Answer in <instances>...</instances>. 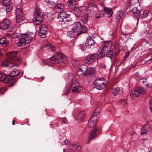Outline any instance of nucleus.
<instances>
[{
    "mask_svg": "<svg viewBox=\"0 0 152 152\" xmlns=\"http://www.w3.org/2000/svg\"><path fill=\"white\" fill-rule=\"evenodd\" d=\"M103 47L99 53V56L100 57H103L106 55L108 57L112 58H115L118 54V51L116 48L113 47L112 50L109 49V46L112 45L110 42H102Z\"/></svg>",
    "mask_w": 152,
    "mask_h": 152,
    "instance_id": "nucleus-1",
    "label": "nucleus"
},
{
    "mask_svg": "<svg viewBox=\"0 0 152 152\" xmlns=\"http://www.w3.org/2000/svg\"><path fill=\"white\" fill-rule=\"evenodd\" d=\"M74 77V76L72 74H70L69 75V79L71 80V82L67 86V92L64 94H68L70 90H71L73 93L79 92L82 90V88L81 87L77 80L73 79Z\"/></svg>",
    "mask_w": 152,
    "mask_h": 152,
    "instance_id": "nucleus-2",
    "label": "nucleus"
},
{
    "mask_svg": "<svg viewBox=\"0 0 152 152\" xmlns=\"http://www.w3.org/2000/svg\"><path fill=\"white\" fill-rule=\"evenodd\" d=\"M44 18L43 14L40 12L38 7L35 8V13L33 16V23L35 24L38 25L42 22Z\"/></svg>",
    "mask_w": 152,
    "mask_h": 152,
    "instance_id": "nucleus-3",
    "label": "nucleus"
},
{
    "mask_svg": "<svg viewBox=\"0 0 152 152\" xmlns=\"http://www.w3.org/2000/svg\"><path fill=\"white\" fill-rule=\"evenodd\" d=\"M70 16V15L68 14L65 11H63L59 12L57 18L59 21L66 23L71 21V18Z\"/></svg>",
    "mask_w": 152,
    "mask_h": 152,
    "instance_id": "nucleus-4",
    "label": "nucleus"
},
{
    "mask_svg": "<svg viewBox=\"0 0 152 152\" xmlns=\"http://www.w3.org/2000/svg\"><path fill=\"white\" fill-rule=\"evenodd\" d=\"M72 29L79 33V34L86 32L87 29L85 26H82L81 23L79 22L74 23L72 25Z\"/></svg>",
    "mask_w": 152,
    "mask_h": 152,
    "instance_id": "nucleus-5",
    "label": "nucleus"
},
{
    "mask_svg": "<svg viewBox=\"0 0 152 152\" xmlns=\"http://www.w3.org/2000/svg\"><path fill=\"white\" fill-rule=\"evenodd\" d=\"M105 81L104 79L102 78L97 79L93 83L94 88L98 90H102L105 87Z\"/></svg>",
    "mask_w": 152,
    "mask_h": 152,
    "instance_id": "nucleus-6",
    "label": "nucleus"
},
{
    "mask_svg": "<svg viewBox=\"0 0 152 152\" xmlns=\"http://www.w3.org/2000/svg\"><path fill=\"white\" fill-rule=\"evenodd\" d=\"M145 92V90L142 87L137 88L136 90L132 91L130 93V96L134 98L139 96L140 94H144Z\"/></svg>",
    "mask_w": 152,
    "mask_h": 152,
    "instance_id": "nucleus-7",
    "label": "nucleus"
},
{
    "mask_svg": "<svg viewBox=\"0 0 152 152\" xmlns=\"http://www.w3.org/2000/svg\"><path fill=\"white\" fill-rule=\"evenodd\" d=\"M87 70V66L85 65H82L77 71V74L79 77H83L86 75Z\"/></svg>",
    "mask_w": 152,
    "mask_h": 152,
    "instance_id": "nucleus-8",
    "label": "nucleus"
},
{
    "mask_svg": "<svg viewBox=\"0 0 152 152\" xmlns=\"http://www.w3.org/2000/svg\"><path fill=\"white\" fill-rule=\"evenodd\" d=\"M48 27L45 24H43L39 27L38 35L41 38H45L46 36Z\"/></svg>",
    "mask_w": 152,
    "mask_h": 152,
    "instance_id": "nucleus-9",
    "label": "nucleus"
},
{
    "mask_svg": "<svg viewBox=\"0 0 152 152\" xmlns=\"http://www.w3.org/2000/svg\"><path fill=\"white\" fill-rule=\"evenodd\" d=\"M99 55L97 53L91 55L86 58L85 61V63L88 65H90L93 63L95 59L98 58Z\"/></svg>",
    "mask_w": 152,
    "mask_h": 152,
    "instance_id": "nucleus-10",
    "label": "nucleus"
},
{
    "mask_svg": "<svg viewBox=\"0 0 152 152\" xmlns=\"http://www.w3.org/2000/svg\"><path fill=\"white\" fill-rule=\"evenodd\" d=\"M99 128L97 126H95L90 131L89 133V136L88 139V142H87L88 143L92 139L96 137L97 135L96 134L98 131Z\"/></svg>",
    "mask_w": 152,
    "mask_h": 152,
    "instance_id": "nucleus-11",
    "label": "nucleus"
},
{
    "mask_svg": "<svg viewBox=\"0 0 152 152\" xmlns=\"http://www.w3.org/2000/svg\"><path fill=\"white\" fill-rule=\"evenodd\" d=\"M2 66L3 67H8L11 68L14 66L17 67L18 64L13 63L12 61L5 59L2 61Z\"/></svg>",
    "mask_w": 152,
    "mask_h": 152,
    "instance_id": "nucleus-12",
    "label": "nucleus"
},
{
    "mask_svg": "<svg viewBox=\"0 0 152 152\" xmlns=\"http://www.w3.org/2000/svg\"><path fill=\"white\" fill-rule=\"evenodd\" d=\"M16 78L10 76H8L4 83H7L8 86L11 87L13 86L17 81Z\"/></svg>",
    "mask_w": 152,
    "mask_h": 152,
    "instance_id": "nucleus-13",
    "label": "nucleus"
},
{
    "mask_svg": "<svg viewBox=\"0 0 152 152\" xmlns=\"http://www.w3.org/2000/svg\"><path fill=\"white\" fill-rule=\"evenodd\" d=\"M1 3L6 7V10L7 12H10L12 10L13 7L10 0H3L1 1Z\"/></svg>",
    "mask_w": 152,
    "mask_h": 152,
    "instance_id": "nucleus-14",
    "label": "nucleus"
},
{
    "mask_svg": "<svg viewBox=\"0 0 152 152\" xmlns=\"http://www.w3.org/2000/svg\"><path fill=\"white\" fill-rule=\"evenodd\" d=\"M98 119L97 116H96L95 114L93 115L91 118L89 120L88 125L90 127H94Z\"/></svg>",
    "mask_w": 152,
    "mask_h": 152,
    "instance_id": "nucleus-15",
    "label": "nucleus"
},
{
    "mask_svg": "<svg viewBox=\"0 0 152 152\" xmlns=\"http://www.w3.org/2000/svg\"><path fill=\"white\" fill-rule=\"evenodd\" d=\"M51 63L53 64H59L61 63V59L59 56V53H57L50 59Z\"/></svg>",
    "mask_w": 152,
    "mask_h": 152,
    "instance_id": "nucleus-16",
    "label": "nucleus"
},
{
    "mask_svg": "<svg viewBox=\"0 0 152 152\" xmlns=\"http://www.w3.org/2000/svg\"><path fill=\"white\" fill-rule=\"evenodd\" d=\"M10 24V22L8 19H5L0 23V28L2 30L7 29Z\"/></svg>",
    "mask_w": 152,
    "mask_h": 152,
    "instance_id": "nucleus-17",
    "label": "nucleus"
},
{
    "mask_svg": "<svg viewBox=\"0 0 152 152\" xmlns=\"http://www.w3.org/2000/svg\"><path fill=\"white\" fill-rule=\"evenodd\" d=\"M131 11L134 17L137 19L138 22L140 17V10H138L137 7H134L132 9Z\"/></svg>",
    "mask_w": 152,
    "mask_h": 152,
    "instance_id": "nucleus-18",
    "label": "nucleus"
},
{
    "mask_svg": "<svg viewBox=\"0 0 152 152\" xmlns=\"http://www.w3.org/2000/svg\"><path fill=\"white\" fill-rule=\"evenodd\" d=\"M94 44L95 42L91 37H87L85 42V44L86 47L88 48H90L91 46L93 45Z\"/></svg>",
    "mask_w": 152,
    "mask_h": 152,
    "instance_id": "nucleus-19",
    "label": "nucleus"
},
{
    "mask_svg": "<svg viewBox=\"0 0 152 152\" xmlns=\"http://www.w3.org/2000/svg\"><path fill=\"white\" fill-rule=\"evenodd\" d=\"M23 38L25 39V44H28L30 43L32 41L33 37H31L30 34H24L23 36Z\"/></svg>",
    "mask_w": 152,
    "mask_h": 152,
    "instance_id": "nucleus-20",
    "label": "nucleus"
},
{
    "mask_svg": "<svg viewBox=\"0 0 152 152\" xmlns=\"http://www.w3.org/2000/svg\"><path fill=\"white\" fill-rule=\"evenodd\" d=\"M151 127L149 125L145 124L144 126L142 127L141 131V134L142 135L148 132L151 130Z\"/></svg>",
    "mask_w": 152,
    "mask_h": 152,
    "instance_id": "nucleus-21",
    "label": "nucleus"
},
{
    "mask_svg": "<svg viewBox=\"0 0 152 152\" xmlns=\"http://www.w3.org/2000/svg\"><path fill=\"white\" fill-rule=\"evenodd\" d=\"M17 55L16 52H10L7 54V57L11 60H13L12 61H13L16 60Z\"/></svg>",
    "mask_w": 152,
    "mask_h": 152,
    "instance_id": "nucleus-22",
    "label": "nucleus"
},
{
    "mask_svg": "<svg viewBox=\"0 0 152 152\" xmlns=\"http://www.w3.org/2000/svg\"><path fill=\"white\" fill-rule=\"evenodd\" d=\"M72 148L69 150V152H79L81 150L80 147L77 144H74L72 145Z\"/></svg>",
    "mask_w": 152,
    "mask_h": 152,
    "instance_id": "nucleus-23",
    "label": "nucleus"
},
{
    "mask_svg": "<svg viewBox=\"0 0 152 152\" xmlns=\"http://www.w3.org/2000/svg\"><path fill=\"white\" fill-rule=\"evenodd\" d=\"M74 12L76 17H80L82 15V12L80 9L77 7H75L73 9Z\"/></svg>",
    "mask_w": 152,
    "mask_h": 152,
    "instance_id": "nucleus-24",
    "label": "nucleus"
},
{
    "mask_svg": "<svg viewBox=\"0 0 152 152\" xmlns=\"http://www.w3.org/2000/svg\"><path fill=\"white\" fill-rule=\"evenodd\" d=\"M0 44L4 47H6L8 45V41L5 37H3L0 39Z\"/></svg>",
    "mask_w": 152,
    "mask_h": 152,
    "instance_id": "nucleus-25",
    "label": "nucleus"
},
{
    "mask_svg": "<svg viewBox=\"0 0 152 152\" xmlns=\"http://www.w3.org/2000/svg\"><path fill=\"white\" fill-rule=\"evenodd\" d=\"M112 91V94L114 96H116L122 92V90L118 87L113 88Z\"/></svg>",
    "mask_w": 152,
    "mask_h": 152,
    "instance_id": "nucleus-26",
    "label": "nucleus"
},
{
    "mask_svg": "<svg viewBox=\"0 0 152 152\" xmlns=\"http://www.w3.org/2000/svg\"><path fill=\"white\" fill-rule=\"evenodd\" d=\"M59 55L60 59H61V63L62 62L64 64H66L67 63L68 59L66 56L60 53H59Z\"/></svg>",
    "mask_w": 152,
    "mask_h": 152,
    "instance_id": "nucleus-27",
    "label": "nucleus"
},
{
    "mask_svg": "<svg viewBox=\"0 0 152 152\" xmlns=\"http://www.w3.org/2000/svg\"><path fill=\"white\" fill-rule=\"evenodd\" d=\"M79 34V33H77V32H75L74 30H73V29L71 31H70L68 32L67 35L68 36L71 38H73L75 37L77 35Z\"/></svg>",
    "mask_w": 152,
    "mask_h": 152,
    "instance_id": "nucleus-28",
    "label": "nucleus"
},
{
    "mask_svg": "<svg viewBox=\"0 0 152 152\" xmlns=\"http://www.w3.org/2000/svg\"><path fill=\"white\" fill-rule=\"evenodd\" d=\"M64 5L63 4L58 3L55 7L56 12H59V10H61L64 9Z\"/></svg>",
    "mask_w": 152,
    "mask_h": 152,
    "instance_id": "nucleus-29",
    "label": "nucleus"
},
{
    "mask_svg": "<svg viewBox=\"0 0 152 152\" xmlns=\"http://www.w3.org/2000/svg\"><path fill=\"white\" fill-rule=\"evenodd\" d=\"M124 15V12L121 11H118L116 15V18L118 20H119L121 18L123 17Z\"/></svg>",
    "mask_w": 152,
    "mask_h": 152,
    "instance_id": "nucleus-30",
    "label": "nucleus"
},
{
    "mask_svg": "<svg viewBox=\"0 0 152 152\" xmlns=\"http://www.w3.org/2000/svg\"><path fill=\"white\" fill-rule=\"evenodd\" d=\"M20 73V72L18 70L14 69L10 73L9 75L14 77L18 76Z\"/></svg>",
    "mask_w": 152,
    "mask_h": 152,
    "instance_id": "nucleus-31",
    "label": "nucleus"
},
{
    "mask_svg": "<svg viewBox=\"0 0 152 152\" xmlns=\"http://www.w3.org/2000/svg\"><path fill=\"white\" fill-rule=\"evenodd\" d=\"M104 10L105 13L109 15L110 16H112L113 12L111 9L104 7Z\"/></svg>",
    "mask_w": 152,
    "mask_h": 152,
    "instance_id": "nucleus-32",
    "label": "nucleus"
},
{
    "mask_svg": "<svg viewBox=\"0 0 152 152\" xmlns=\"http://www.w3.org/2000/svg\"><path fill=\"white\" fill-rule=\"evenodd\" d=\"M88 15L87 14H84L83 15H81V20L82 22L84 23H87L88 20Z\"/></svg>",
    "mask_w": 152,
    "mask_h": 152,
    "instance_id": "nucleus-33",
    "label": "nucleus"
},
{
    "mask_svg": "<svg viewBox=\"0 0 152 152\" xmlns=\"http://www.w3.org/2000/svg\"><path fill=\"white\" fill-rule=\"evenodd\" d=\"M25 40L24 38H21L18 42H16V45L18 46H21V45H26L25 44Z\"/></svg>",
    "mask_w": 152,
    "mask_h": 152,
    "instance_id": "nucleus-34",
    "label": "nucleus"
},
{
    "mask_svg": "<svg viewBox=\"0 0 152 152\" xmlns=\"http://www.w3.org/2000/svg\"><path fill=\"white\" fill-rule=\"evenodd\" d=\"M24 15L20 16H16V22L18 23H21L24 19Z\"/></svg>",
    "mask_w": 152,
    "mask_h": 152,
    "instance_id": "nucleus-35",
    "label": "nucleus"
},
{
    "mask_svg": "<svg viewBox=\"0 0 152 152\" xmlns=\"http://www.w3.org/2000/svg\"><path fill=\"white\" fill-rule=\"evenodd\" d=\"M140 81L142 82L143 84L146 87H149L150 85L147 84V79L146 78L144 77L140 79Z\"/></svg>",
    "mask_w": 152,
    "mask_h": 152,
    "instance_id": "nucleus-36",
    "label": "nucleus"
},
{
    "mask_svg": "<svg viewBox=\"0 0 152 152\" xmlns=\"http://www.w3.org/2000/svg\"><path fill=\"white\" fill-rule=\"evenodd\" d=\"M20 15H24V14L23 12L22 9L21 8H18L16 10V15L20 16Z\"/></svg>",
    "mask_w": 152,
    "mask_h": 152,
    "instance_id": "nucleus-37",
    "label": "nucleus"
},
{
    "mask_svg": "<svg viewBox=\"0 0 152 152\" xmlns=\"http://www.w3.org/2000/svg\"><path fill=\"white\" fill-rule=\"evenodd\" d=\"M129 33L127 32H121V35L120 37L119 42L121 40H123L124 39L126 36L129 34Z\"/></svg>",
    "mask_w": 152,
    "mask_h": 152,
    "instance_id": "nucleus-38",
    "label": "nucleus"
},
{
    "mask_svg": "<svg viewBox=\"0 0 152 152\" xmlns=\"http://www.w3.org/2000/svg\"><path fill=\"white\" fill-rule=\"evenodd\" d=\"M7 76L3 73H0V81H1L4 82H5V80L7 77Z\"/></svg>",
    "mask_w": 152,
    "mask_h": 152,
    "instance_id": "nucleus-39",
    "label": "nucleus"
},
{
    "mask_svg": "<svg viewBox=\"0 0 152 152\" xmlns=\"http://www.w3.org/2000/svg\"><path fill=\"white\" fill-rule=\"evenodd\" d=\"M71 62L74 68H76L79 65L78 61L75 59H72V60Z\"/></svg>",
    "mask_w": 152,
    "mask_h": 152,
    "instance_id": "nucleus-40",
    "label": "nucleus"
},
{
    "mask_svg": "<svg viewBox=\"0 0 152 152\" xmlns=\"http://www.w3.org/2000/svg\"><path fill=\"white\" fill-rule=\"evenodd\" d=\"M104 15V13L102 12H99L96 15V19H99L100 18L103 17Z\"/></svg>",
    "mask_w": 152,
    "mask_h": 152,
    "instance_id": "nucleus-41",
    "label": "nucleus"
},
{
    "mask_svg": "<svg viewBox=\"0 0 152 152\" xmlns=\"http://www.w3.org/2000/svg\"><path fill=\"white\" fill-rule=\"evenodd\" d=\"M46 47L52 51H54L55 50V48L50 43H48L46 44Z\"/></svg>",
    "mask_w": 152,
    "mask_h": 152,
    "instance_id": "nucleus-42",
    "label": "nucleus"
},
{
    "mask_svg": "<svg viewBox=\"0 0 152 152\" xmlns=\"http://www.w3.org/2000/svg\"><path fill=\"white\" fill-rule=\"evenodd\" d=\"M149 13V11L148 10H145L143 12V13L141 15V18H145L147 17V16L148 14Z\"/></svg>",
    "mask_w": 152,
    "mask_h": 152,
    "instance_id": "nucleus-43",
    "label": "nucleus"
},
{
    "mask_svg": "<svg viewBox=\"0 0 152 152\" xmlns=\"http://www.w3.org/2000/svg\"><path fill=\"white\" fill-rule=\"evenodd\" d=\"M95 69L94 68H90L88 70V73L90 75L94 74L95 73Z\"/></svg>",
    "mask_w": 152,
    "mask_h": 152,
    "instance_id": "nucleus-44",
    "label": "nucleus"
},
{
    "mask_svg": "<svg viewBox=\"0 0 152 152\" xmlns=\"http://www.w3.org/2000/svg\"><path fill=\"white\" fill-rule=\"evenodd\" d=\"M75 0H69L68 2L69 6L73 5V4H75Z\"/></svg>",
    "mask_w": 152,
    "mask_h": 152,
    "instance_id": "nucleus-45",
    "label": "nucleus"
},
{
    "mask_svg": "<svg viewBox=\"0 0 152 152\" xmlns=\"http://www.w3.org/2000/svg\"><path fill=\"white\" fill-rule=\"evenodd\" d=\"M83 116H84V115L83 114L81 113H80L79 114L78 116V119H79V120L80 121H82L83 119Z\"/></svg>",
    "mask_w": 152,
    "mask_h": 152,
    "instance_id": "nucleus-46",
    "label": "nucleus"
},
{
    "mask_svg": "<svg viewBox=\"0 0 152 152\" xmlns=\"http://www.w3.org/2000/svg\"><path fill=\"white\" fill-rule=\"evenodd\" d=\"M59 120L63 123H67V121L65 117L63 118H61Z\"/></svg>",
    "mask_w": 152,
    "mask_h": 152,
    "instance_id": "nucleus-47",
    "label": "nucleus"
},
{
    "mask_svg": "<svg viewBox=\"0 0 152 152\" xmlns=\"http://www.w3.org/2000/svg\"><path fill=\"white\" fill-rule=\"evenodd\" d=\"M121 103L122 105H123L125 106V105L126 104L127 102L126 100L121 99Z\"/></svg>",
    "mask_w": 152,
    "mask_h": 152,
    "instance_id": "nucleus-48",
    "label": "nucleus"
},
{
    "mask_svg": "<svg viewBox=\"0 0 152 152\" xmlns=\"http://www.w3.org/2000/svg\"><path fill=\"white\" fill-rule=\"evenodd\" d=\"M150 108L151 111L152 112V100H150Z\"/></svg>",
    "mask_w": 152,
    "mask_h": 152,
    "instance_id": "nucleus-49",
    "label": "nucleus"
},
{
    "mask_svg": "<svg viewBox=\"0 0 152 152\" xmlns=\"http://www.w3.org/2000/svg\"><path fill=\"white\" fill-rule=\"evenodd\" d=\"M90 7L92 6L93 7V8H97V6L96 4L94 3H92L91 4H90Z\"/></svg>",
    "mask_w": 152,
    "mask_h": 152,
    "instance_id": "nucleus-50",
    "label": "nucleus"
},
{
    "mask_svg": "<svg viewBox=\"0 0 152 152\" xmlns=\"http://www.w3.org/2000/svg\"><path fill=\"white\" fill-rule=\"evenodd\" d=\"M64 144L65 145H69V141H68V140H64Z\"/></svg>",
    "mask_w": 152,
    "mask_h": 152,
    "instance_id": "nucleus-51",
    "label": "nucleus"
},
{
    "mask_svg": "<svg viewBox=\"0 0 152 152\" xmlns=\"http://www.w3.org/2000/svg\"><path fill=\"white\" fill-rule=\"evenodd\" d=\"M45 1L47 3L50 4H52L53 3L52 1H50L49 0H45Z\"/></svg>",
    "mask_w": 152,
    "mask_h": 152,
    "instance_id": "nucleus-52",
    "label": "nucleus"
},
{
    "mask_svg": "<svg viewBox=\"0 0 152 152\" xmlns=\"http://www.w3.org/2000/svg\"><path fill=\"white\" fill-rule=\"evenodd\" d=\"M151 62H152V56L146 62V63L148 64Z\"/></svg>",
    "mask_w": 152,
    "mask_h": 152,
    "instance_id": "nucleus-53",
    "label": "nucleus"
},
{
    "mask_svg": "<svg viewBox=\"0 0 152 152\" xmlns=\"http://www.w3.org/2000/svg\"><path fill=\"white\" fill-rule=\"evenodd\" d=\"M135 75L138 77H140L139 75L138 72H137L135 73Z\"/></svg>",
    "mask_w": 152,
    "mask_h": 152,
    "instance_id": "nucleus-54",
    "label": "nucleus"
},
{
    "mask_svg": "<svg viewBox=\"0 0 152 152\" xmlns=\"http://www.w3.org/2000/svg\"><path fill=\"white\" fill-rule=\"evenodd\" d=\"M10 34L9 33H7L5 34V36L7 37H10Z\"/></svg>",
    "mask_w": 152,
    "mask_h": 152,
    "instance_id": "nucleus-55",
    "label": "nucleus"
},
{
    "mask_svg": "<svg viewBox=\"0 0 152 152\" xmlns=\"http://www.w3.org/2000/svg\"><path fill=\"white\" fill-rule=\"evenodd\" d=\"M98 1H99V2H100V3H103V2H104V0H97Z\"/></svg>",
    "mask_w": 152,
    "mask_h": 152,
    "instance_id": "nucleus-56",
    "label": "nucleus"
},
{
    "mask_svg": "<svg viewBox=\"0 0 152 152\" xmlns=\"http://www.w3.org/2000/svg\"><path fill=\"white\" fill-rule=\"evenodd\" d=\"M2 90L1 88L0 87V93L2 94H4V93L2 92Z\"/></svg>",
    "mask_w": 152,
    "mask_h": 152,
    "instance_id": "nucleus-57",
    "label": "nucleus"
},
{
    "mask_svg": "<svg viewBox=\"0 0 152 152\" xmlns=\"http://www.w3.org/2000/svg\"><path fill=\"white\" fill-rule=\"evenodd\" d=\"M45 78L44 77L42 76L41 77L42 81L43 80H44Z\"/></svg>",
    "mask_w": 152,
    "mask_h": 152,
    "instance_id": "nucleus-58",
    "label": "nucleus"
},
{
    "mask_svg": "<svg viewBox=\"0 0 152 152\" xmlns=\"http://www.w3.org/2000/svg\"><path fill=\"white\" fill-rule=\"evenodd\" d=\"M15 121H12V124L13 125H15L14 122Z\"/></svg>",
    "mask_w": 152,
    "mask_h": 152,
    "instance_id": "nucleus-59",
    "label": "nucleus"
},
{
    "mask_svg": "<svg viewBox=\"0 0 152 152\" xmlns=\"http://www.w3.org/2000/svg\"><path fill=\"white\" fill-rule=\"evenodd\" d=\"M2 55V53L1 51L0 50V56Z\"/></svg>",
    "mask_w": 152,
    "mask_h": 152,
    "instance_id": "nucleus-60",
    "label": "nucleus"
},
{
    "mask_svg": "<svg viewBox=\"0 0 152 152\" xmlns=\"http://www.w3.org/2000/svg\"><path fill=\"white\" fill-rule=\"evenodd\" d=\"M151 41L152 42V36L151 37L150 39Z\"/></svg>",
    "mask_w": 152,
    "mask_h": 152,
    "instance_id": "nucleus-61",
    "label": "nucleus"
},
{
    "mask_svg": "<svg viewBox=\"0 0 152 152\" xmlns=\"http://www.w3.org/2000/svg\"><path fill=\"white\" fill-rule=\"evenodd\" d=\"M63 152H66V151L65 149H64L63 150Z\"/></svg>",
    "mask_w": 152,
    "mask_h": 152,
    "instance_id": "nucleus-62",
    "label": "nucleus"
},
{
    "mask_svg": "<svg viewBox=\"0 0 152 152\" xmlns=\"http://www.w3.org/2000/svg\"><path fill=\"white\" fill-rule=\"evenodd\" d=\"M145 42L146 43H148V42L147 41H145Z\"/></svg>",
    "mask_w": 152,
    "mask_h": 152,
    "instance_id": "nucleus-63",
    "label": "nucleus"
},
{
    "mask_svg": "<svg viewBox=\"0 0 152 152\" xmlns=\"http://www.w3.org/2000/svg\"><path fill=\"white\" fill-rule=\"evenodd\" d=\"M149 152H152V150L149 151Z\"/></svg>",
    "mask_w": 152,
    "mask_h": 152,
    "instance_id": "nucleus-64",
    "label": "nucleus"
}]
</instances>
